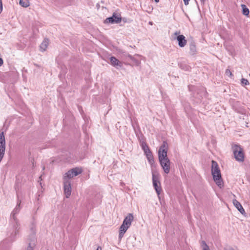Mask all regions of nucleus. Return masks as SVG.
<instances>
[{
	"label": "nucleus",
	"mask_w": 250,
	"mask_h": 250,
	"mask_svg": "<svg viewBox=\"0 0 250 250\" xmlns=\"http://www.w3.org/2000/svg\"><path fill=\"white\" fill-rule=\"evenodd\" d=\"M160 175L157 172H152V181H153V186L157 193L158 197H159V195L161 191V188L160 186Z\"/></svg>",
	"instance_id": "20e7f679"
},
{
	"label": "nucleus",
	"mask_w": 250,
	"mask_h": 250,
	"mask_svg": "<svg viewBox=\"0 0 250 250\" xmlns=\"http://www.w3.org/2000/svg\"><path fill=\"white\" fill-rule=\"evenodd\" d=\"M241 83L242 84L245 85L249 84V81L247 79H244V78H243L241 79Z\"/></svg>",
	"instance_id": "5701e85b"
},
{
	"label": "nucleus",
	"mask_w": 250,
	"mask_h": 250,
	"mask_svg": "<svg viewBox=\"0 0 250 250\" xmlns=\"http://www.w3.org/2000/svg\"><path fill=\"white\" fill-rule=\"evenodd\" d=\"M128 57L132 61H135V59L131 55H128Z\"/></svg>",
	"instance_id": "cd10ccee"
},
{
	"label": "nucleus",
	"mask_w": 250,
	"mask_h": 250,
	"mask_svg": "<svg viewBox=\"0 0 250 250\" xmlns=\"http://www.w3.org/2000/svg\"><path fill=\"white\" fill-rule=\"evenodd\" d=\"M133 218L134 217L132 214L129 213L125 218L122 224L129 228L131 225L132 222L133 220Z\"/></svg>",
	"instance_id": "9b49d317"
},
{
	"label": "nucleus",
	"mask_w": 250,
	"mask_h": 250,
	"mask_svg": "<svg viewBox=\"0 0 250 250\" xmlns=\"http://www.w3.org/2000/svg\"><path fill=\"white\" fill-rule=\"evenodd\" d=\"M5 151V140L3 132L0 133V162L3 159Z\"/></svg>",
	"instance_id": "423d86ee"
},
{
	"label": "nucleus",
	"mask_w": 250,
	"mask_h": 250,
	"mask_svg": "<svg viewBox=\"0 0 250 250\" xmlns=\"http://www.w3.org/2000/svg\"><path fill=\"white\" fill-rule=\"evenodd\" d=\"M154 1H155L156 2H159V0H154Z\"/></svg>",
	"instance_id": "72a5a7b5"
},
{
	"label": "nucleus",
	"mask_w": 250,
	"mask_h": 250,
	"mask_svg": "<svg viewBox=\"0 0 250 250\" xmlns=\"http://www.w3.org/2000/svg\"><path fill=\"white\" fill-rule=\"evenodd\" d=\"M202 243L203 245V250H209L208 247L207 245V244H206V243L204 241H203Z\"/></svg>",
	"instance_id": "b1692460"
},
{
	"label": "nucleus",
	"mask_w": 250,
	"mask_h": 250,
	"mask_svg": "<svg viewBox=\"0 0 250 250\" xmlns=\"http://www.w3.org/2000/svg\"><path fill=\"white\" fill-rule=\"evenodd\" d=\"M201 0V1L203 3H204L206 0Z\"/></svg>",
	"instance_id": "2f4dec72"
},
{
	"label": "nucleus",
	"mask_w": 250,
	"mask_h": 250,
	"mask_svg": "<svg viewBox=\"0 0 250 250\" xmlns=\"http://www.w3.org/2000/svg\"><path fill=\"white\" fill-rule=\"evenodd\" d=\"M211 163V174L213 180L216 184L221 188L223 186V183L219 166L214 161H212Z\"/></svg>",
	"instance_id": "f257e3e1"
},
{
	"label": "nucleus",
	"mask_w": 250,
	"mask_h": 250,
	"mask_svg": "<svg viewBox=\"0 0 250 250\" xmlns=\"http://www.w3.org/2000/svg\"><path fill=\"white\" fill-rule=\"evenodd\" d=\"M225 73L227 76H231L232 75V73H231L230 70L228 69H227L226 70Z\"/></svg>",
	"instance_id": "393cba45"
},
{
	"label": "nucleus",
	"mask_w": 250,
	"mask_h": 250,
	"mask_svg": "<svg viewBox=\"0 0 250 250\" xmlns=\"http://www.w3.org/2000/svg\"><path fill=\"white\" fill-rule=\"evenodd\" d=\"M232 149L235 160L239 162H243L245 158L243 148L240 146L235 145L232 146Z\"/></svg>",
	"instance_id": "f03ea898"
},
{
	"label": "nucleus",
	"mask_w": 250,
	"mask_h": 250,
	"mask_svg": "<svg viewBox=\"0 0 250 250\" xmlns=\"http://www.w3.org/2000/svg\"><path fill=\"white\" fill-rule=\"evenodd\" d=\"M49 40L47 39H44V40L42 41V42L41 43L40 48V50L42 52L45 51L46 49L47 48V47L49 45Z\"/></svg>",
	"instance_id": "2eb2a0df"
},
{
	"label": "nucleus",
	"mask_w": 250,
	"mask_h": 250,
	"mask_svg": "<svg viewBox=\"0 0 250 250\" xmlns=\"http://www.w3.org/2000/svg\"><path fill=\"white\" fill-rule=\"evenodd\" d=\"M3 63V61L1 58H0V66H1Z\"/></svg>",
	"instance_id": "c85d7f7f"
},
{
	"label": "nucleus",
	"mask_w": 250,
	"mask_h": 250,
	"mask_svg": "<svg viewBox=\"0 0 250 250\" xmlns=\"http://www.w3.org/2000/svg\"><path fill=\"white\" fill-rule=\"evenodd\" d=\"M129 227L125 226L123 224L120 227L119 233V239L121 240L123 237L125 233L126 232Z\"/></svg>",
	"instance_id": "f8f14e48"
},
{
	"label": "nucleus",
	"mask_w": 250,
	"mask_h": 250,
	"mask_svg": "<svg viewBox=\"0 0 250 250\" xmlns=\"http://www.w3.org/2000/svg\"><path fill=\"white\" fill-rule=\"evenodd\" d=\"M160 162L161 167H162L164 172L167 174L170 171V162L169 159H165L163 161L161 160Z\"/></svg>",
	"instance_id": "9d476101"
},
{
	"label": "nucleus",
	"mask_w": 250,
	"mask_h": 250,
	"mask_svg": "<svg viewBox=\"0 0 250 250\" xmlns=\"http://www.w3.org/2000/svg\"><path fill=\"white\" fill-rule=\"evenodd\" d=\"M179 32L176 31L173 34V36L176 37L178 42V45L181 47H184L186 45L187 41L184 35H179Z\"/></svg>",
	"instance_id": "0eeeda50"
},
{
	"label": "nucleus",
	"mask_w": 250,
	"mask_h": 250,
	"mask_svg": "<svg viewBox=\"0 0 250 250\" xmlns=\"http://www.w3.org/2000/svg\"><path fill=\"white\" fill-rule=\"evenodd\" d=\"M2 9H3V7H2V0H0V14L2 12Z\"/></svg>",
	"instance_id": "a878e982"
},
{
	"label": "nucleus",
	"mask_w": 250,
	"mask_h": 250,
	"mask_svg": "<svg viewBox=\"0 0 250 250\" xmlns=\"http://www.w3.org/2000/svg\"><path fill=\"white\" fill-rule=\"evenodd\" d=\"M121 21V17L116 14H114L112 17L106 18L104 22L106 23H118Z\"/></svg>",
	"instance_id": "6e6552de"
},
{
	"label": "nucleus",
	"mask_w": 250,
	"mask_h": 250,
	"mask_svg": "<svg viewBox=\"0 0 250 250\" xmlns=\"http://www.w3.org/2000/svg\"><path fill=\"white\" fill-rule=\"evenodd\" d=\"M20 211V204L16 206L14 210L12 212L13 217L15 214L18 213Z\"/></svg>",
	"instance_id": "4be33fe9"
},
{
	"label": "nucleus",
	"mask_w": 250,
	"mask_h": 250,
	"mask_svg": "<svg viewBox=\"0 0 250 250\" xmlns=\"http://www.w3.org/2000/svg\"><path fill=\"white\" fill-rule=\"evenodd\" d=\"M82 172V170L78 168H73L65 173L63 176V180L70 181V179L77 176Z\"/></svg>",
	"instance_id": "39448f33"
},
{
	"label": "nucleus",
	"mask_w": 250,
	"mask_h": 250,
	"mask_svg": "<svg viewBox=\"0 0 250 250\" xmlns=\"http://www.w3.org/2000/svg\"><path fill=\"white\" fill-rule=\"evenodd\" d=\"M64 192L66 198H68L71 193V187L70 181L63 180Z\"/></svg>",
	"instance_id": "1a4fd4ad"
},
{
	"label": "nucleus",
	"mask_w": 250,
	"mask_h": 250,
	"mask_svg": "<svg viewBox=\"0 0 250 250\" xmlns=\"http://www.w3.org/2000/svg\"><path fill=\"white\" fill-rule=\"evenodd\" d=\"M110 63L113 66L117 67H121L122 66V62L119 61L118 59H117L114 57H111L110 58Z\"/></svg>",
	"instance_id": "4468645a"
},
{
	"label": "nucleus",
	"mask_w": 250,
	"mask_h": 250,
	"mask_svg": "<svg viewBox=\"0 0 250 250\" xmlns=\"http://www.w3.org/2000/svg\"><path fill=\"white\" fill-rule=\"evenodd\" d=\"M233 204L241 214H243L245 213V209L243 208L241 204L237 200L235 199L233 200Z\"/></svg>",
	"instance_id": "ddd939ff"
},
{
	"label": "nucleus",
	"mask_w": 250,
	"mask_h": 250,
	"mask_svg": "<svg viewBox=\"0 0 250 250\" xmlns=\"http://www.w3.org/2000/svg\"><path fill=\"white\" fill-rule=\"evenodd\" d=\"M243 9V14L245 16H248L249 14V10L245 5H242Z\"/></svg>",
	"instance_id": "aec40b11"
},
{
	"label": "nucleus",
	"mask_w": 250,
	"mask_h": 250,
	"mask_svg": "<svg viewBox=\"0 0 250 250\" xmlns=\"http://www.w3.org/2000/svg\"><path fill=\"white\" fill-rule=\"evenodd\" d=\"M147 158V159L150 165H152L154 163V159L152 154L151 151L145 153Z\"/></svg>",
	"instance_id": "f3484780"
},
{
	"label": "nucleus",
	"mask_w": 250,
	"mask_h": 250,
	"mask_svg": "<svg viewBox=\"0 0 250 250\" xmlns=\"http://www.w3.org/2000/svg\"><path fill=\"white\" fill-rule=\"evenodd\" d=\"M135 56H138V57H140V55H136Z\"/></svg>",
	"instance_id": "c9c22d12"
},
{
	"label": "nucleus",
	"mask_w": 250,
	"mask_h": 250,
	"mask_svg": "<svg viewBox=\"0 0 250 250\" xmlns=\"http://www.w3.org/2000/svg\"><path fill=\"white\" fill-rule=\"evenodd\" d=\"M141 146L143 150L144 151V153L150 151L148 146H147L146 143L143 142L141 144Z\"/></svg>",
	"instance_id": "6ab92c4d"
},
{
	"label": "nucleus",
	"mask_w": 250,
	"mask_h": 250,
	"mask_svg": "<svg viewBox=\"0 0 250 250\" xmlns=\"http://www.w3.org/2000/svg\"><path fill=\"white\" fill-rule=\"evenodd\" d=\"M168 150V145L166 142H164L160 147L158 151V158L159 161L165 159H169L167 156Z\"/></svg>",
	"instance_id": "7ed1b4c3"
},
{
	"label": "nucleus",
	"mask_w": 250,
	"mask_h": 250,
	"mask_svg": "<svg viewBox=\"0 0 250 250\" xmlns=\"http://www.w3.org/2000/svg\"><path fill=\"white\" fill-rule=\"evenodd\" d=\"M35 246V242H32L29 244L28 246L27 247L26 250H33Z\"/></svg>",
	"instance_id": "412c9836"
},
{
	"label": "nucleus",
	"mask_w": 250,
	"mask_h": 250,
	"mask_svg": "<svg viewBox=\"0 0 250 250\" xmlns=\"http://www.w3.org/2000/svg\"><path fill=\"white\" fill-rule=\"evenodd\" d=\"M19 3L23 7H27L30 5L29 0H20Z\"/></svg>",
	"instance_id": "a211bd4d"
},
{
	"label": "nucleus",
	"mask_w": 250,
	"mask_h": 250,
	"mask_svg": "<svg viewBox=\"0 0 250 250\" xmlns=\"http://www.w3.org/2000/svg\"><path fill=\"white\" fill-rule=\"evenodd\" d=\"M233 250V249H228V250Z\"/></svg>",
	"instance_id": "f704fd0d"
},
{
	"label": "nucleus",
	"mask_w": 250,
	"mask_h": 250,
	"mask_svg": "<svg viewBox=\"0 0 250 250\" xmlns=\"http://www.w3.org/2000/svg\"><path fill=\"white\" fill-rule=\"evenodd\" d=\"M140 63V62L139 61H137V62H136V64H137V65H139Z\"/></svg>",
	"instance_id": "7c9ffc66"
},
{
	"label": "nucleus",
	"mask_w": 250,
	"mask_h": 250,
	"mask_svg": "<svg viewBox=\"0 0 250 250\" xmlns=\"http://www.w3.org/2000/svg\"><path fill=\"white\" fill-rule=\"evenodd\" d=\"M96 250H102V248L100 246L98 247Z\"/></svg>",
	"instance_id": "c756f323"
},
{
	"label": "nucleus",
	"mask_w": 250,
	"mask_h": 250,
	"mask_svg": "<svg viewBox=\"0 0 250 250\" xmlns=\"http://www.w3.org/2000/svg\"><path fill=\"white\" fill-rule=\"evenodd\" d=\"M184 1V3L185 5H188V2L189 0H183Z\"/></svg>",
	"instance_id": "bb28decb"
},
{
	"label": "nucleus",
	"mask_w": 250,
	"mask_h": 250,
	"mask_svg": "<svg viewBox=\"0 0 250 250\" xmlns=\"http://www.w3.org/2000/svg\"><path fill=\"white\" fill-rule=\"evenodd\" d=\"M149 24L150 25H152L153 24V23H152V22H151V21H149Z\"/></svg>",
	"instance_id": "473e14b6"
},
{
	"label": "nucleus",
	"mask_w": 250,
	"mask_h": 250,
	"mask_svg": "<svg viewBox=\"0 0 250 250\" xmlns=\"http://www.w3.org/2000/svg\"><path fill=\"white\" fill-rule=\"evenodd\" d=\"M189 53L194 55L197 53L196 46L194 42H192L189 44Z\"/></svg>",
	"instance_id": "dca6fc26"
}]
</instances>
